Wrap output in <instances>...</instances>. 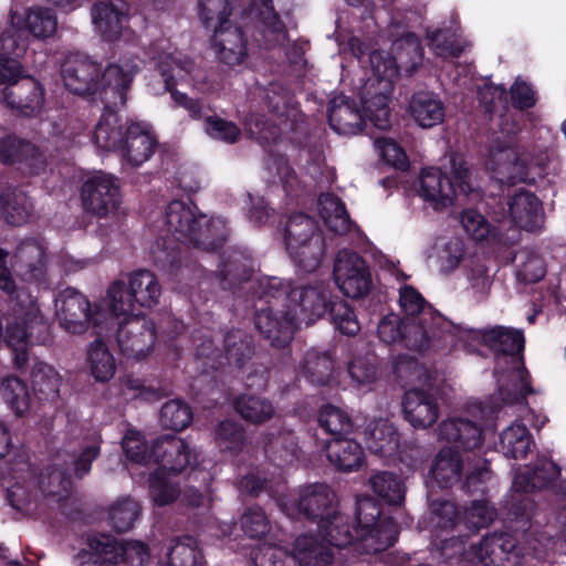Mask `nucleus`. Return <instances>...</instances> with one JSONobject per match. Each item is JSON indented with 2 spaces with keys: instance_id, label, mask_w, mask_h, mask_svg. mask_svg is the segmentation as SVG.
Masks as SVG:
<instances>
[{
  "instance_id": "f257e3e1",
  "label": "nucleus",
  "mask_w": 566,
  "mask_h": 566,
  "mask_svg": "<svg viewBox=\"0 0 566 566\" xmlns=\"http://www.w3.org/2000/svg\"><path fill=\"white\" fill-rule=\"evenodd\" d=\"M480 342L494 352V375L501 399L504 402H522L526 395L533 392L531 376L521 356L525 344L522 331L503 326L480 331L458 325L451 345L472 347Z\"/></svg>"
},
{
  "instance_id": "f03ea898",
  "label": "nucleus",
  "mask_w": 566,
  "mask_h": 566,
  "mask_svg": "<svg viewBox=\"0 0 566 566\" xmlns=\"http://www.w3.org/2000/svg\"><path fill=\"white\" fill-rule=\"evenodd\" d=\"M399 305L405 314L403 324L407 335L416 349L422 350L436 340L446 344L453 342L458 325L452 324L430 304L412 286L399 289Z\"/></svg>"
},
{
  "instance_id": "7ed1b4c3",
  "label": "nucleus",
  "mask_w": 566,
  "mask_h": 566,
  "mask_svg": "<svg viewBox=\"0 0 566 566\" xmlns=\"http://www.w3.org/2000/svg\"><path fill=\"white\" fill-rule=\"evenodd\" d=\"M167 232L178 241L200 247L205 250L216 249L221 242L222 222L208 220L198 208L189 201L174 200L165 211Z\"/></svg>"
},
{
  "instance_id": "20e7f679",
  "label": "nucleus",
  "mask_w": 566,
  "mask_h": 566,
  "mask_svg": "<svg viewBox=\"0 0 566 566\" xmlns=\"http://www.w3.org/2000/svg\"><path fill=\"white\" fill-rule=\"evenodd\" d=\"M371 75L363 86L361 101L369 120L375 127L385 130L390 127L389 97L394 81L398 76L396 61L384 51L369 54Z\"/></svg>"
},
{
  "instance_id": "39448f33",
  "label": "nucleus",
  "mask_w": 566,
  "mask_h": 566,
  "mask_svg": "<svg viewBox=\"0 0 566 566\" xmlns=\"http://www.w3.org/2000/svg\"><path fill=\"white\" fill-rule=\"evenodd\" d=\"M450 168L452 180L438 168H427L420 172L418 195L436 211L453 203L457 189L468 195L476 188L472 172L461 156H451Z\"/></svg>"
},
{
  "instance_id": "423d86ee",
  "label": "nucleus",
  "mask_w": 566,
  "mask_h": 566,
  "mask_svg": "<svg viewBox=\"0 0 566 566\" xmlns=\"http://www.w3.org/2000/svg\"><path fill=\"white\" fill-rule=\"evenodd\" d=\"M486 166L501 184L513 185L534 181L544 171L545 158H532L528 151L515 147L510 138L504 143H492Z\"/></svg>"
},
{
  "instance_id": "0eeeda50",
  "label": "nucleus",
  "mask_w": 566,
  "mask_h": 566,
  "mask_svg": "<svg viewBox=\"0 0 566 566\" xmlns=\"http://www.w3.org/2000/svg\"><path fill=\"white\" fill-rule=\"evenodd\" d=\"M46 322L38 303L29 296L17 295L7 317L4 340L14 352V361L22 367L28 360V347L36 333L46 331Z\"/></svg>"
},
{
  "instance_id": "6e6552de",
  "label": "nucleus",
  "mask_w": 566,
  "mask_h": 566,
  "mask_svg": "<svg viewBox=\"0 0 566 566\" xmlns=\"http://www.w3.org/2000/svg\"><path fill=\"white\" fill-rule=\"evenodd\" d=\"M285 247L294 262L306 272L315 270L324 254V243L316 221L307 214L289 218L284 229Z\"/></svg>"
},
{
  "instance_id": "1a4fd4ad",
  "label": "nucleus",
  "mask_w": 566,
  "mask_h": 566,
  "mask_svg": "<svg viewBox=\"0 0 566 566\" xmlns=\"http://www.w3.org/2000/svg\"><path fill=\"white\" fill-rule=\"evenodd\" d=\"M493 413V408L483 407L480 402L473 403L462 415L443 420L438 427V437L458 450L474 451L483 442L481 424Z\"/></svg>"
},
{
  "instance_id": "9d476101",
  "label": "nucleus",
  "mask_w": 566,
  "mask_h": 566,
  "mask_svg": "<svg viewBox=\"0 0 566 566\" xmlns=\"http://www.w3.org/2000/svg\"><path fill=\"white\" fill-rule=\"evenodd\" d=\"M356 537L360 549L367 554L378 553L397 541L398 527L391 518L380 520V510L370 499L358 502L356 512Z\"/></svg>"
},
{
  "instance_id": "9b49d317",
  "label": "nucleus",
  "mask_w": 566,
  "mask_h": 566,
  "mask_svg": "<svg viewBox=\"0 0 566 566\" xmlns=\"http://www.w3.org/2000/svg\"><path fill=\"white\" fill-rule=\"evenodd\" d=\"M88 549L78 555L81 564L111 566L127 562L132 566H144L148 559L147 546L138 541L117 542L109 535L99 534L88 538Z\"/></svg>"
},
{
  "instance_id": "f8f14e48",
  "label": "nucleus",
  "mask_w": 566,
  "mask_h": 566,
  "mask_svg": "<svg viewBox=\"0 0 566 566\" xmlns=\"http://www.w3.org/2000/svg\"><path fill=\"white\" fill-rule=\"evenodd\" d=\"M55 315L60 326L71 334H81L98 323L97 311L85 295L67 287L55 298Z\"/></svg>"
},
{
  "instance_id": "ddd939ff",
  "label": "nucleus",
  "mask_w": 566,
  "mask_h": 566,
  "mask_svg": "<svg viewBox=\"0 0 566 566\" xmlns=\"http://www.w3.org/2000/svg\"><path fill=\"white\" fill-rule=\"evenodd\" d=\"M116 339L124 356L140 360L154 349L157 329L151 318L145 315L133 316L120 322Z\"/></svg>"
},
{
  "instance_id": "4468645a",
  "label": "nucleus",
  "mask_w": 566,
  "mask_h": 566,
  "mask_svg": "<svg viewBox=\"0 0 566 566\" xmlns=\"http://www.w3.org/2000/svg\"><path fill=\"white\" fill-rule=\"evenodd\" d=\"M333 274L337 286L348 297H361L370 289L371 277L366 261L354 251L337 253Z\"/></svg>"
},
{
  "instance_id": "2eb2a0df",
  "label": "nucleus",
  "mask_w": 566,
  "mask_h": 566,
  "mask_svg": "<svg viewBox=\"0 0 566 566\" xmlns=\"http://www.w3.org/2000/svg\"><path fill=\"white\" fill-rule=\"evenodd\" d=\"M101 74V64L78 52L66 55L61 66L64 86L77 95L98 94Z\"/></svg>"
},
{
  "instance_id": "dca6fc26",
  "label": "nucleus",
  "mask_w": 566,
  "mask_h": 566,
  "mask_svg": "<svg viewBox=\"0 0 566 566\" xmlns=\"http://www.w3.org/2000/svg\"><path fill=\"white\" fill-rule=\"evenodd\" d=\"M0 163L15 165L29 175H40L45 171L49 161L39 146L0 128Z\"/></svg>"
},
{
  "instance_id": "f3484780",
  "label": "nucleus",
  "mask_w": 566,
  "mask_h": 566,
  "mask_svg": "<svg viewBox=\"0 0 566 566\" xmlns=\"http://www.w3.org/2000/svg\"><path fill=\"white\" fill-rule=\"evenodd\" d=\"M157 66L168 91L179 82H187L200 92L210 88L207 72L182 52L160 53L157 57Z\"/></svg>"
},
{
  "instance_id": "a211bd4d",
  "label": "nucleus",
  "mask_w": 566,
  "mask_h": 566,
  "mask_svg": "<svg viewBox=\"0 0 566 566\" xmlns=\"http://www.w3.org/2000/svg\"><path fill=\"white\" fill-rule=\"evenodd\" d=\"M81 198L84 209L99 217L115 212L122 202L117 179L103 172L85 181Z\"/></svg>"
},
{
  "instance_id": "6ab92c4d",
  "label": "nucleus",
  "mask_w": 566,
  "mask_h": 566,
  "mask_svg": "<svg viewBox=\"0 0 566 566\" xmlns=\"http://www.w3.org/2000/svg\"><path fill=\"white\" fill-rule=\"evenodd\" d=\"M289 311L297 314L295 323H311L322 317L333 302L329 297L328 285L322 281H315L291 290L287 294Z\"/></svg>"
},
{
  "instance_id": "aec40b11",
  "label": "nucleus",
  "mask_w": 566,
  "mask_h": 566,
  "mask_svg": "<svg viewBox=\"0 0 566 566\" xmlns=\"http://www.w3.org/2000/svg\"><path fill=\"white\" fill-rule=\"evenodd\" d=\"M138 64L135 57L124 56L116 63L109 64L101 74V88L98 94L106 104L117 106L126 102V92L129 88Z\"/></svg>"
},
{
  "instance_id": "412c9836",
  "label": "nucleus",
  "mask_w": 566,
  "mask_h": 566,
  "mask_svg": "<svg viewBox=\"0 0 566 566\" xmlns=\"http://www.w3.org/2000/svg\"><path fill=\"white\" fill-rule=\"evenodd\" d=\"M67 471L66 460L61 455H55L52 463L41 472L39 478H35L46 513L56 509L62 501L69 497L72 481Z\"/></svg>"
},
{
  "instance_id": "4be33fe9",
  "label": "nucleus",
  "mask_w": 566,
  "mask_h": 566,
  "mask_svg": "<svg viewBox=\"0 0 566 566\" xmlns=\"http://www.w3.org/2000/svg\"><path fill=\"white\" fill-rule=\"evenodd\" d=\"M293 504L300 514L316 521L318 525L337 511L336 494L325 483H313L301 488Z\"/></svg>"
},
{
  "instance_id": "5701e85b",
  "label": "nucleus",
  "mask_w": 566,
  "mask_h": 566,
  "mask_svg": "<svg viewBox=\"0 0 566 566\" xmlns=\"http://www.w3.org/2000/svg\"><path fill=\"white\" fill-rule=\"evenodd\" d=\"M3 101L8 107L23 116H36L45 105L42 83L32 76H23L17 84L3 88Z\"/></svg>"
},
{
  "instance_id": "b1692460",
  "label": "nucleus",
  "mask_w": 566,
  "mask_h": 566,
  "mask_svg": "<svg viewBox=\"0 0 566 566\" xmlns=\"http://www.w3.org/2000/svg\"><path fill=\"white\" fill-rule=\"evenodd\" d=\"M211 48L217 59L228 66L239 65L248 56V44L244 33L240 28L230 23L214 30Z\"/></svg>"
},
{
  "instance_id": "393cba45",
  "label": "nucleus",
  "mask_w": 566,
  "mask_h": 566,
  "mask_svg": "<svg viewBox=\"0 0 566 566\" xmlns=\"http://www.w3.org/2000/svg\"><path fill=\"white\" fill-rule=\"evenodd\" d=\"M478 558L485 566H521L524 556L511 536L492 535L481 541Z\"/></svg>"
},
{
  "instance_id": "a878e982",
  "label": "nucleus",
  "mask_w": 566,
  "mask_h": 566,
  "mask_svg": "<svg viewBox=\"0 0 566 566\" xmlns=\"http://www.w3.org/2000/svg\"><path fill=\"white\" fill-rule=\"evenodd\" d=\"M128 4L124 0L99 1L92 8V21L96 32L112 41L122 34L127 23Z\"/></svg>"
},
{
  "instance_id": "bb28decb",
  "label": "nucleus",
  "mask_w": 566,
  "mask_h": 566,
  "mask_svg": "<svg viewBox=\"0 0 566 566\" xmlns=\"http://www.w3.org/2000/svg\"><path fill=\"white\" fill-rule=\"evenodd\" d=\"M156 139L147 125L130 122L125 127V137L117 149L122 158L132 166H140L154 153Z\"/></svg>"
},
{
  "instance_id": "cd10ccee",
  "label": "nucleus",
  "mask_w": 566,
  "mask_h": 566,
  "mask_svg": "<svg viewBox=\"0 0 566 566\" xmlns=\"http://www.w3.org/2000/svg\"><path fill=\"white\" fill-rule=\"evenodd\" d=\"M160 465L158 472H181L190 461L189 446L175 434H164L153 442V459Z\"/></svg>"
},
{
  "instance_id": "c85d7f7f",
  "label": "nucleus",
  "mask_w": 566,
  "mask_h": 566,
  "mask_svg": "<svg viewBox=\"0 0 566 566\" xmlns=\"http://www.w3.org/2000/svg\"><path fill=\"white\" fill-rule=\"evenodd\" d=\"M160 465L158 472H181L190 461L189 446L175 434H164L153 442V459Z\"/></svg>"
},
{
  "instance_id": "c756f323",
  "label": "nucleus",
  "mask_w": 566,
  "mask_h": 566,
  "mask_svg": "<svg viewBox=\"0 0 566 566\" xmlns=\"http://www.w3.org/2000/svg\"><path fill=\"white\" fill-rule=\"evenodd\" d=\"M296 318L297 314H291L290 311L284 315H279V312L274 313L271 308H263L256 313L255 326L272 346L284 347L292 339L294 328L297 326Z\"/></svg>"
},
{
  "instance_id": "7c9ffc66",
  "label": "nucleus",
  "mask_w": 566,
  "mask_h": 566,
  "mask_svg": "<svg viewBox=\"0 0 566 566\" xmlns=\"http://www.w3.org/2000/svg\"><path fill=\"white\" fill-rule=\"evenodd\" d=\"M509 217L513 224L535 231L544 223V211L539 199L530 191H518L509 200Z\"/></svg>"
},
{
  "instance_id": "2f4dec72",
  "label": "nucleus",
  "mask_w": 566,
  "mask_h": 566,
  "mask_svg": "<svg viewBox=\"0 0 566 566\" xmlns=\"http://www.w3.org/2000/svg\"><path fill=\"white\" fill-rule=\"evenodd\" d=\"M328 120L337 134L346 136L356 135L365 124L356 102L345 95H337L331 101Z\"/></svg>"
},
{
  "instance_id": "473e14b6",
  "label": "nucleus",
  "mask_w": 566,
  "mask_h": 566,
  "mask_svg": "<svg viewBox=\"0 0 566 566\" xmlns=\"http://www.w3.org/2000/svg\"><path fill=\"white\" fill-rule=\"evenodd\" d=\"M403 411L415 428H428L439 417V403L434 396L422 390H409L403 397Z\"/></svg>"
},
{
  "instance_id": "72a5a7b5",
  "label": "nucleus",
  "mask_w": 566,
  "mask_h": 566,
  "mask_svg": "<svg viewBox=\"0 0 566 566\" xmlns=\"http://www.w3.org/2000/svg\"><path fill=\"white\" fill-rule=\"evenodd\" d=\"M408 114L422 128H431L443 122L446 109L441 98L428 91H419L411 95Z\"/></svg>"
},
{
  "instance_id": "f704fd0d",
  "label": "nucleus",
  "mask_w": 566,
  "mask_h": 566,
  "mask_svg": "<svg viewBox=\"0 0 566 566\" xmlns=\"http://www.w3.org/2000/svg\"><path fill=\"white\" fill-rule=\"evenodd\" d=\"M17 272L22 280L40 282L45 276V251L35 241H24L18 248L13 256Z\"/></svg>"
},
{
  "instance_id": "c9c22d12",
  "label": "nucleus",
  "mask_w": 566,
  "mask_h": 566,
  "mask_svg": "<svg viewBox=\"0 0 566 566\" xmlns=\"http://www.w3.org/2000/svg\"><path fill=\"white\" fill-rule=\"evenodd\" d=\"M7 497L10 505L24 515L36 516L46 514L42 495L33 476L11 485L8 489Z\"/></svg>"
},
{
  "instance_id": "e433bc0d",
  "label": "nucleus",
  "mask_w": 566,
  "mask_h": 566,
  "mask_svg": "<svg viewBox=\"0 0 566 566\" xmlns=\"http://www.w3.org/2000/svg\"><path fill=\"white\" fill-rule=\"evenodd\" d=\"M326 452L329 462L339 471L352 472L363 464L364 451L356 440L334 438L326 444Z\"/></svg>"
},
{
  "instance_id": "4c0bfd02",
  "label": "nucleus",
  "mask_w": 566,
  "mask_h": 566,
  "mask_svg": "<svg viewBox=\"0 0 566 566\" xmlns=\"http://www.w3.org/2000/svg\"><path fill=\"white\" fill-rule=\"evenodd\" d=\"M366 443L370 452L384 458L391 457L399 448V434L388 420H374L366 428Z\"/></svg>"
},
{
  "instance_id": "58836bf2",
  "label": "nucleus",
  "mask_w": 566,
  "mask_h": 566,
  "mask_svg": "<svg viewBox=\"0 0 566 566\" xmlns=\"http://www.w3.org/2000/svg\"><path fill=\"white\" fill-rule=\"evenodd\" d=\"M129 123H122L117 113L107 104L94 132L96 145L102 149L117 151L125 137V127Z\"/></svg>"
},
{
  "instance_id": "ea45409f",
  "label": "nucleus",
  "mask_w": 566,
  "mask_h": 566,
  "mask_svg": "<svg viewBox=\"0 0 566 566\" xmlns=\"http://www.w3.org/2000/svg\"><path fill=\"white\" fill-rule=\"evenodd\" d=\"M300 566H328L334 558L333 549L314 535H302L293 544Z\"/></svg>"
},
{
  "instance_id": "a19ab883",
  "label": "nucleus",
  "mask_w": 566,
  "mask_h": 566,
  "mask_svg": "<svg viewBox=\"0 0 566 566\" xmlns=\"http://www.w3.org/2000/svg\"><path fill=\"white\" fill-rule=\"evenodd\" d=\"M126 284L140 308H150L159 302L161 286L156 275L147 270H139L127 276Z\"/></svg>"
},
{
  "instance_id": "79ce46f5",
  "label": "nucleus",
  "mask_w": 566,
  "mask_h": 566,
  "mask_svg": "<svg viewBox=\"0 0 566 566\" xmlns=\"http://www.w3.org/2000/svg\"><path fill=\"white\" fill-rule=\"evenodd\" d=\"M463 460L452 448H443L437 454L430 470L431 479L441 488H448L460 481Z\"/></svg>"
},
{
  "instance_id": "37998d69",
  "label": "nucleus",
  "mask_w": 566,
  "mask_h": 566,
  "mask_svg": "<svg viewBox=\"0 0 566 566\" xmlns=\"http://www.w3.org/2000/svg\"><path fill=\"white\" fill-rule=\"evenodd\" d=\"M35 39L45 40L57 30L56 14L49 8L34 7L25 11L23 18L15 15V21Z\"/></svg>"
},
{
  "instance_id": "c03bdc74",
  "label": "nucleus",
  "mask_w": 566,
  "mask_h": 566,
  "mask_svg": "<svg viewBox=\"0 0 566 566\" xmlns=\"http://www.w3.org/2000/svg\"><path fill=\"white\" fill-rule=\"evenodd\" d=\"M352 528L350 517L336 511L332 517L318 525V533L333 549V547H346L354 543L355 536Z\"/></svg>"
},
{
  "instance_id": "a18cd8bd",
  "label": "nucleus",
  "mask_w": 566,
  "mask_h": 566,
  "mask_svg": "<svg viewBox=\"0 0 566 566\" xmlns=\"http://www.w3.org/2000/svg\"><path fill=\"white\" fill-rule=\"evenodd\" d=\"M319 214L327 228L337 233H347L353 224L343 202L335 196L323 193L318 199Z\"/></svg>"
},
{
  "instance_id": "49530a36",
  "label": "nucleus",
  "mask_w": 566,
  "mask_h": 566,
  "mask_svg": "<svg viewBox=\"0 0 566 566\" xmlns=\"http://www.w3.org/2000/svg\"><path fill=\"white\" fill-rule=\"evenodd\" d=\"M319 214L327 228L337 233H347L353 224L343 202L335 196L323 193L318 199Z\"/></svg>"
},
{
  "instance_id": "de8ad7c7",
  "label": "nucleus",
  "mask_w": 566,
  "mask_h": 566,
  "mask_svg": "<svg viewBox=\"0 0 566 566\" xmlns=\"http://www.w3.org/2000/svg\"><path fill=\"white\" fill-rule=\"evenodd\" d=\"M319 214L327 228L337 233H347L353 224L343 202L335 196L323 193L318 199Z\"/></svg>"
},
{
  "instance_id": "09e8293b",
  "label": "nucleus",
  "mask_w": 566,
  "mask_h": 566,
  "mask_svg": "<svg viewBox=\"0 0 566 566\" xmlns=\"http://www.w3.org/2000/svg\"><path fill=\"white\" fill-rule=\"evenodd\" d=\"M107 304L111 312L122 321L128 317L142 316L139 305L125 281L113 282L107 290Z\"/></svg>"
},
{
  "instance_id": "8fccbe9b",
  "label": "nucleus",
  "mask_w": 566,
  "mask_h": 566,
  "mask_svg": "<svg viewBox=\"0 0 566 566\" xmlns=\"http://www.w3.org/2000/svg\"><path fill=\"white\" fill-rule=\"evenodd\" d=\"M86 366L90 374L98 382H106L113 378L116 371V360L107 346L101 342H94L87 352Z\"/></svg>"
},
{
  "instance_id": "3c124183",
  "label": "nucleus",
  "mask_w": 566,
  "mask_h": 566,
  "mask_svg": "<svg viewBox=\"0 0 566 566\" xmlns=\"http://www.w3.org/2000/svg\"><path fill=\"white\" fill-rule=\"evenodd\" d=\"M166 557L167 566H202V555L198 543L191 536L172 541Z\"/></svg>"
},
{
  "instance_id": "603ef678",
  "label": "nucleus",
  "mask_w": 566,
  "mask_h": 566,
  "mask_svg": "<svg viewBox=\"0 0 566 566\" xmlns=\"http://www.w3.org/2000/svg\"><path fill=\"white\" fill-rule=\"evenodd\" d=\"M237 412L251 423H262L274 415V406L261 396L242 395L235 400Z\"/></svg>"
},
{
  "instance_id": "864d4df0",
  "label": "nucleus",
  "mask_w": 566,
  "mask_h": 566,
  "mask_svg": "<svg viewBox=\"0 0 566 566\" xmlns=\"http://www.w3.org/2000/svg\"><path fill=\"white\" fill-rule=\"evenodd\" d=\"M531 444V434L527 428L520 422L511 424L501 434V449L506 457L524 458L528 453Z\"/></svg>"
},
{
  "instance_id": "5fc2aeb1",
  "label": "nucleus",
  "mask_w": 566,
  "mask_h": 566,
  "mask_svg": "<svg viewBox=\"0 0 566 566\" xmlns=\"http://www.w3.org/2000/svg\"><path fill=\"white\" fill-rule=\"evenodd\" d=\"M1 200L8 222L14 226L24 223L33 211V203L21 190L8 189Z\"/></svg>"
},
{
  "instance_id": "6e6d98bb",
  "label": "nucleus",
  "mask_w": 566,
  "mask_h": 566,
  "mask_svg": "<svg viewBox=\"0 0 566 566\" xmlns=\"http://www.w3.org/2000/svg\"><path fill=\"white\" fill-rule=\"evenodd\" d=\"M140 505L132 497H123L112 504L108 521L116 532L129 531L140 515Z\"/></svg>"
},
{
  "instance_id": "4d7b16f0",
  "label": "nucleus",
  "mask_w": 566,
  "mask_h": 566,
  "mask_svg": "<svg viewBox=\"0 0 566 566\" xmlns=\"http://www.w3.org/2000/svg\"><path fill=\"white\" fill-rule=\"evenodd\" d=\"M373 491L389 504H400L405 499V485L399 476L379 472L369 479Z\"/></svg>"
},
{
  "instance_id": "13d9d810",
  "label": "nucleus",
  "mask_w": 566,
  "mask_h": 566,
  "mask_svg": "<svg viewBox=\"0 0 566 566\" xmlns=\"http://www.w3.org/2000/svg\"><path fill=\"white\" fill-rule=\"evenodd\" d=\"M0 390L6 402L17 416L25 415L31 406V397L27 385L17 377L2 380Z\"/></svg>"
},
{
  "instance_id": "bf43d9fd",
  "label": "nucleus",
  "mask_w": 566,
  "mask_h": 566,
  "mask_svg": "<svg viewBox=\"0 0 566 566\" xmlns=\"http://www.w3.org/2000/svg\"><path fill=\"white\" fill-rule=\"evenodd\" d=\"M317 422L326 433L333 436L347 434L353 428L348 413L334 405H325L319 409Z\"/></svg>"
},
{
  "instance_id": "052dcab7",
  "label": "nucleus",
  "mask_w": 566,
  "mask_h": 566,
  "mask_svg": "<svg viewBox=\"0 0 566 566\" xmlns=\"http://www.w3.org/2000/svg\"><path fill=\"white\" fill-rule=\"evenodd\" d=\"M559 468L551 460L542 459L537 462L530 475L528 481L524 484L525 474H516L514 485L525 492L541 489L547 483L554 481L559 475Z\"/></svg>"
},
{
  "instance_id": "680f3d73",
  "label": "nucleus",
  "mask_w": 566,
  "mask_h": 566,
  "mask_svg": "<svg viewBox=\"0 0 566 566\" xmlns=\"http://www.w3.org/2000/svg\"><path fill=\"white\" fill-rule=\"evenodd\" d=\"M455 505L449 501H432L426 527L431 532L452 530L458 521Z\"/></svg>"
},
{
  "instance_id": "e2e57ef3",
  "label": "nucleus",
  "mask_w": 566,
  "mask_h": 566,
  "mask_svg": "<svg viewBox=\"0 0 566 566\" xmlns=\"http://www.w3.org/2000/svg\"><path fill=\"white\" fill-rule=\"evenodd\" d=\"M199 18L207 28L219 27L229 23L228 18L231 14L229 0H199Z\"/></svg>"
},
{
  "instance_id": "0e129e2a",
  "label": "nucleus",
  "mask_w": 566,
  "mask_h": 566,
  "mask_svg": "<svg viewBox=\"0 0 566 566\" xmlns=\"http://www.w3.org/2000/svg\"><path fill=\"white\" fill-rule=\"evenodd\" d=\"M99 454V443L92 441L83 447L76 453L60 452L56 455H61L66 460V469H72L75 476L83 478L91 471L92 462Z\"/></svg>"
},
{
  "instance_id": "69168bd1",
  "label": "nucleus",
  "mask_w": 566,
  "mask_h": 566,
  "mask_svg": "<svg viewBox=\"0 0 566 566\" xmlns=\"http://www.w3.org/2000/svg\"><path fill=\"white\" fill-rule=\"evenodd\" d=\"M122 446L126 458L132 462L147 464L153 459V444L149 447L142 433L137 430H127L123 438Z\"/></svg>"
},
{
  "instance_id": "338daca9",
  "label": "nucleus",
  "mask_w": 566,
  "mask_h": 566,
  "mask_svg": "<svg viewBox=\"0 0 566 566\" xmlns=\"http://www.w3.org/2000/svg\"><path fill=\"white\" fill-rule=\"evenodd\" d=\"M60 376L55 369L46 364L35 365L32 371L33 390L40 392L45 399H53L59 394Z\"/></svg>"
},
{
  "instance_id": "774afa93",
  "label": "nucleus",
  "mask_w": 566,
  "mask_h": 566,
  "mask_svg": "<svg viewBox=\"0 0 566 566\" xmlns=\"http://www.w3.org/2000/svg\"><path fill=\"white\" fill-rule=\"evenodd\" d=\"M255 566H300L293 551L279 546H264L254 556Z\"/></svg>"
}]
</instances>
